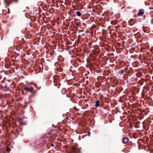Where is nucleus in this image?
<instances>
[{
  "instance_id": "1",
  "label": "nucleus",
  "mask_w": 153,
  "mask_h": 153,
  "mask_svg": "<svg viewBox=\"0 0 153 153\" xmlns=\"http://www.w3.org/2000/svg\"><path fill=\"white\" fill-rule=\"evenodd\" d=\"M19 0H4V2L5 4L6 7L9 6L13 3H18Z\"/></svg>"
},
{
  "instance_id": "16",
  "label": "nucleus",
  "mask_w": 153,
  "mask_h": 153,
  "mask_svg": "<svg viewBox=\"0 0 153 153\" xmlns=\"http://www.w3.org/2000/svg\"><path fill=\"white\" fill-rule=\"evenodd\" d=\"M142 75V74L141 73H137L136 76L138 77H140Z\"/></svg>"
},
{
  "instance_id": "19",
  "label": "nucleus",
  "mask_w": 153,
  "mask_h": 153,
  "mask_svg": "<svg viewBox=\"0 0 153 153\" xmlns=\"http://www.w3.org/2000/svg\"><path fill=\"white\" fill-rule=\"evenodd\" d=\"M120 73L122 74H123L124 73V71L123 70H120Z\"/></svg>"
},
{
  "instance_id": "15",
  "label": "nucleus",
  "mask_w": 153,
  "mask_h": 153,
  "mask_svg": "<svg viewBox=\"0 0 153 153\" xmlns=\"http://www.w3.org/2000/svg\"><path fill=\"white\" fill-rule=\"evenodd\" d=\"M76 15L77 16H81V13L79 11H77L76 12Z\"/></svg>"
},
{
  "instance_id": "27",
  "label": "nucleus",
  "mask_w": 153,
  "mask_h": 153,
  "mask_svg": "<svg viewBox=\"0 0 153 153\" xmlns=\"http://www.w3.org/2000/svg\"><path fill=\"white\" fill-rule=\"evenodd\" d=\"M132 135H133V137H134V134H132Z\"/></svg>"
},
{
  "instance_id": "25",
  "label": "nucleus",
  "mask_w": 153,
  "mask_h": 153,
  "mask_svg": "<svg viewBox=\"0 0 153 153\" xmlns=\"http://www.w3.org/2000/svg\"><path fill=\"white\" fill-rule=\"evenodd\" d=\"M51 146H54V145L53 144H52L51 145Z\"/></svg>"
},
{
  "instance_id": "21",
  "label": "nucleus",
  "mask_w": 153,
  "mask_h": 153,
  "mask_svg": "<svg viewBox=\"0 0 153 153\" xmlns=\"http://www.w3.org/2000/svg\"><path fill=\"white\" fill-rule=\"evenodd\" d=\"M91 133L89 132L88 133V135L89 136H90V134H91Z\"/></svg>"
},
{
  "instance_id": "29",
  "label": "nucleus",
  "mask_w": 153,
  "mask_h": 153,
  "mask_svg": "<svg viewBox=\"0 0 153 153\" xmlns=\"http://www.w3.org/2000/svg\"><path fill=\"white\" fill-rule=\"evenodd\" d=\"M134 137H135V134H134Z\"/></svg>"
},
{
  "instance_id": "14",
  "label": "nucleus",
  "mask_w": 153,
  "mask_h": 153,
  "mask_svg": "<svg viewBox=\"0 0 153 153\" xmlns=\"http://www.w3.org/2000/svg\"><path fill=\"white\" fill-rule=\"evenodd\" d=\"M136 65V67L140 65L139 63L137 61H135L134 62V65Z\"/></svg>"
},
{
  "instance_id": "18",
  "label": "nucleus",
  "mask_w": 153,
  "mask_h": 153,
  "mask_svg": "<svg viewBox=\"0 0 153 153\" xmlns=\"http://www.w3.org/2000/svg\"><path fill=\"white\" fill-rule=\"evenodd\" d=\"M7 151L8 152H9V151L10 150V148H9V147H7Z\"/></svg>"
},
{
  "instance_id": "26",
  "label": "nucleus",
  "mask_w": 153,
  "mask_h": 153,
  "mask_svg": "<svg viewBox=\"0 0 153 153\" xmlns=\"http://www.w3.org/2000/svg\"><path fill=\"white\" fill-rule=\"evenodd\" d=\"M74 108H75V109L76 110H77V109H76V108L75 107H74Z\"/></svg>"
},
{
  "instance_id": "5",
  "label": "nucleus",
  "mask_w": 153,
  "mask_h": 153,
  "mask_svg": "<svg viewBox=\"0 0 153 153\" xmlns=\"http://www.w3.org/2000/svg\"><path fill=\"white\" fill-rule=\"evenodd\" d=\"M135 33V32H134V33ZM134 36L136 38H138L137 40H136V41L137 42H138L139 41H141L140 39V40L139 39V37H140V33H137L136 34L134 33Z\"/></svg>"
},
{
  "instance_id": "2",
  "label": "nucleus",
  "mask_w": 153,
  "mask_h": 153,
  "mask_svg": "<svg viewBox=\"0 0 153 153\" xmlns=\"http://www.w3.org/2000/svg\"><path fill=\"white\" fill-rule=\"evenodd\" d=\"M24 89L26 91L30 92L33 94H35V91H34L33 88L31 86H26L24 87Z\"/></svg>"
},
{
  "instance_id": "20",
  "label": "nucleus",
  "mask_w": 153,
  "mask_h": 153,
  "mask_svg": "<svg viewBox=\"0 0 153 153\" xmlns=\"http://www.w3.org/2000/svg\"><path fill=\"white\" fill-rule=\"evenodd\" d=\"M133 49H131L130 50V52H131H131H133Z\"/></svg>"
},
{
  "instance_id": "8",
  "label": "nucleus",
  "mask_w": 153,
  "mask_h": 153,
  "mask_svg": "<svg viewBox=\"0 0 153 153\" xmlns=\"http://www.w3.org/2000/svg\"><path fill=\"white\" fill-rule=\"evenodd\" d=\"M23 118H19L18 119V122L21 125H22L23 123Z\"/></svg>"
},
{
  "instance_id": "10",
  "label": "nucleus",
  "mask_w": 153,
  "mask_h": 153,
  "mask_svg": "<svg viewBox=\"0 0 153 153\" xmlns=\"http://www.w3.org/2000/svg\"><path fill=\"white\" fill-rule=\"evenodd\" d=\"M144 13L143 10L142 9H141L139 10V12L138 13V14L139 16L143 15Z\"/></svg>"
},
{
  "instance_id": "9",
  "label": "nucleus",
  "mask_w": 153,
  "mask_h": 153,
  "mask_svg": "<svg viewBox=\"0 0 153 153\" xmlns=\"http://www.w3.org/2000/svg\"><path fill=\"white\" fill-rule=\"evenodd\" d=\"M130 26H132L133 25L134 23V21L133 19H131L129 20L128 22Z\"/></svg>"
},
{
  "instance_id": "6",
  "label": "nucleus",
  "mask_w": 153,
  "mask_h": 153,
  "mask_svg": "<svg viewBox=\"0 0 153 153\" xmlns=\"http://www.w3.org/2000/svg\"><path fill=\"white\" fill-rule=\"evenodd\" d=\"M74 24L77 26H79L81 25V23L79 20H74Z\"/></svg>"
},
{
  "instance_id": "11",
  "label": "nucleus",
  "mask_w": 153,
  "mask_h": 153,
  "mask_svg": "<svg viewBox=\"0 0 153 153\" xmlns=\"http://www.w3.org/2000/svg\"><path fill=\"white\" fill-rule=\"evenodd\" d=\"M100 101H97L95 102V106L96 107H97L99 106L100 103Z\"/></svg>"
},
{
  "instance_id": "13",
  "label": "nucleus",
  "mask_w": 153,
  "mask_h": 153,
  "mask_svg": "<svg viewBox=\"0 0 153 153\" xmlns=\"http://www.w3.org/2000/svg\"><path fill=\"white\" fill-rule=\"evenodd\" d=\"M125 96H122V97L121 98V101L122 102H123L127 99V98H126Z\"/></svg>"
},
{
  "instance_id": "22",
  "label": "nucleus",
  "mask_w": 153,
  "mask_h": 153,
  "mask_svg": "<svg viewBox=\"0 0 153 153\" xmlns=\"http://www.w3.org/2000/svg\"><path fill=\"white\" fill-rule=\"evenodd\" d=\"M10 65H8V66H7V68H10Z\"/></svg>"
},
{
  "instance_id": "3",
  "label": "nucleus",
  "mask_w": 153,
  "mask_h": 153,
  "mask_svg": "<svg viewBox=\"0 0 153 153\" xmlns=\"http://www.w3.org/2000/svg\"><path fill=\"white\" fill-rule=\"evenodd\" d=\"M80 149L73 147L71 149V153H80Z\"/></svg>"
},
{
  "instance_id": "23",
  "label": "nucleus",
  "mask_w": 153,
  "mask_h": 153,
  "mask_svg": "<svg viewBox=\"0 0 153 153\" xmlns=\"http://www.w3.org/2000/svg\"><path fill=\"white\" fill-rule=\"evenodd\" d=\"M2 78V76L1 75H0V79H1Z\"/></svg>"
},
{
  "instance_id": "7",
  "label": "nucleus",
  "mask_w": 153,
  "mask_h": 153,
  "mask_svg": "<svg viewBox=\"0 0 153 153\" xmlns=\"http://www.w3.org/2000/svg\"><path fill=\"white\" fill-rule=\"evenodd\" d=\"M128 140V137H125L123 138L122 141L123 143L126 144L127 143Z\"/></svg>"
},
{
  "instance_id": "17",
  "label": "nucleus",
  "mask_w": 153,
  "mask_h": 153,
  "mask_svg": "<svg viewBox=\"0 0 153 153\" xmlns=\"http://www.w3.org/2000/svg\"><path fill=\"white\" fill-rule=\"evenodd\" d=\"M133 123H129V125H130V128H133Z\"/></svg>"
},
{
  "instance_id": "28",
  "label": "nucleus",
  "mask_w": 153,
  "mask_h": 153,
  "mask_svg": "<svg viewBox=\"0 0 153 153\" xmlns=\"http://www.w3.org/2000/svg\"><path fill=\"white\" fill-rule=\"evenodd\" d=\"M134 98V96H133L132 97V99H133V98Z\"/></svg>"
},
{
  "instance_id": "24",
  "label": "nucleus",
  "mask_w": 153,
  "mask_h": 153,
  "mask_svg": "<svg viewBox=\"0 0 153 153\" xmlns=\"http://www.w3.org/2000/svg\"><path fill=\"white\" fill-rule=\"evenodd\" d=\"M131 57H132V58H134V56H133V55H131Z\"/></svg>"
},
{
  "instance_id": "12",
  "label": "nucleus",
  "mask_w": 153,
  "mask_h": 153,
  "mask_svg": "<svg viewBox=\"0 0 153 153\" xmlns=\"http://www.w3.org/2000/svg\"><path fill=\"white\" fill-rule=\"evenodd\" d=\"M129 73L130 74H132L133 73V70L132 68L130 67L129 71Z\"/></svg>"
},
{
  "instance_id": "4",
  "label": "nucleus",
  "mask_w": 153,
  "mask_h": 153,
  "mask_svg": "<svg viewBox=\"0 0 153 153\" xmlns=\"http://www.w3.org/2000/svg\"><path fill=\"white\" fill-rule=\"evenodd\" d=\"M2 88L4 91H7L9 89L10 86H8L7 84H6L3 87L2 86Z\"/></svg>"
}]
</instances>
